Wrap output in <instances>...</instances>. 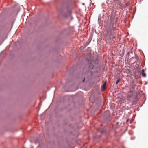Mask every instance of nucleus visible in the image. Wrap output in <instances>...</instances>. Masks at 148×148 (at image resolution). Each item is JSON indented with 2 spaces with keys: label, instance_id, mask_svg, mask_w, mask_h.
Masks as SVG:
<instances>
[{
  "label": "nucleus",
  "instance_id": "6",
  "mask_svg": "<svg viewBox=\"0 0 148 148\" xmlns=\"http://www.w3.org/2000/svg\"><path fill=\"white\" fill-rule=\"evenodd\" d=\"M120 80V79H119L116 82V85L118 83H119V81Z\"/></svg>",
  "mask_w": 148,
  "mask_h": 148
},
{
  "label": "nucleus",
  "instance_id": "9",
  "mask_svg": "<svg viewBox=\"0 0 148 148\" xmlns=\"http://www.w3.org/2000/svg\"><path fill=\"white\" fill-rule=\"evenodd\" d=\"M127 5H129V3H127Z\"/></svg>",
  "mask_w": 148,
  "mask_h": 148
},
{
  "label": "nucleus",
  "instance_id": "3",
  "mask_svg": "<svg viewBox=\"0 0 148 148\" xmlns=\"http://www.w3.org/2000/svg\"><path fill=\"white\" fill-rule=\"evenodd\" d=\"M71 11H68L64 15V17L66 18H71Z\"/></svg>",
  "mask_w": 148,
  "mask_h": 148
},
{
  "label": "nucleus",
  "instance_id": "7",
  "mask_svg": "<svg viewBox=\"0 0 148 148\" xmlns=\"http://www.w3.org/2000/svg\"><path fill=\"white\" fill-rule=\"evenodd\" d=\"M104 131H105V130H103L100 131V132L101 133H103L104 132Z\"/></svg>",
  "mask_w": 148,
  "mask_h": 148
},
{
  "label": "nucleus",
  "instance_id": "2",
  "mask_svg": "<svg viewBox=\"0 0 148 148\" xmlns=\"http://www.w3.org/2000/svg\"><path fill=\"white\" fill-rule=\"evenodd\" d=\"M132 91L131 90H130V91L128 92V94L127 97V100L128 101L130 100V97L132 95Z\"/></svg>",
  "mask_w": 148,
  "mask_h": 148
},
{
  "label": "nucleus",
  "instance_id": "10",
  "mask_svg": "<svg viewBox=\"0 0 148 148\" xmlns=\"http://www.w3.org/2000/svg\"><path fill=\"white\" fill-rule=\"evenodd\" d=\"M85 80V79H83V82H84Z\"/></svg>",
  "mask_w": 148,
  "mask_h": 148
},
{
  "label": "nucleus",
  "instance_id": "1",
  "mask_svg": "<svg viewBox=\"0 0 148 148\" xmlns=\"http://www.w3.org/2000/svg\"><path fill=\"white\" fill-rule=\"evenodd\" d=\"M110 22L109 25L107 27V33L106 36L109 37H111L113 34L115 32L114 31L116 29V25L114 24L113 21V18L111 17L110 18Z\"/></svg>",
  "mask_w": 148,
  "mask_h": 148
},
{
  "label": "nucleus",
  "instance_id": "5",
  "mask_svg": "<svg viewBox=\"0 0 148 148\" xmlns=\"http://www.w3.org/2000/svg\"><path fill=\"white\" fill-rule=\"evenodd\" d=\"M142 75L144 77H145L146 76V74L144 73V70L143 69L142 70Z\"/></svg>",
  "mask_w": 148,
  "mask_h": 148
},
{
  "label": "nucleus",
  "instance_id": "4",
  "mask_svg": "<svg viewBox=\"0 0 148 148\" xmlns=\"http://www.w3.org/2000/svg\"><path fill=\"white\" fill-rule=\"evenodd\" d=\"M106 82V81L103 85L102 88H103V90H105V89Z\"/></svg>",
  "mask_w": 148,
  "mask_h": 148
},
{
  "label": "nucleus",
  "instance_id": "8",
  "mask_svg": "<svg viewBox=\"0 0 148 148\" xmlns=\"http://www.w3.org/2000/svg\"><path fill=\"white\" fill-rule=\"evenodd\" d=\"M129 121V119H127V120H126V122H127Z\"/></svg>",
  "mask_w": 148,
  "mask_h": 148
}]
</instances>
